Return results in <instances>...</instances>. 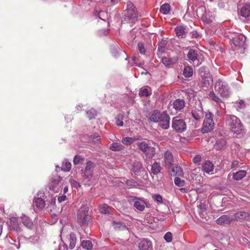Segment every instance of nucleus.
<instances>
[{"instance_id": "nucleus-1", "label": "nucleus", "mask_w": 250, "mask_h": 250, "mask_svg": "<svg viewBox=\"0 0 250 250\" xmlns=\"http://www.w3.org/2000/svg\"><path fill=\"white\" fill-rule=\"evenodd\" d=\"M226 124L234 133L239 134L243 130V125L240 119L234 115L227 117Z\"/></svg>"}, {"instance_id": "nucleus-2", "label": "nucleus", "mask_w": 250, "mask_h": 250, "mask_svg": "<svg viewBox=\"0 0 250 250\" xmlns=\"http://www.w3.org/2000/svg\"><path fill=\"white\" fill-rule=\"evenodd\" d=\"M127 9L124 11V20L130 22H134L138 18V13L136 7L131 2L127 3Z\"/></svg>"}, {"instance_id": "nucleus-3", "label": "nucleus", "mask_w": 250, "mask_h": 250, "mask_svg": "<svg viewBox=\"0 0 250 250\" xmlns=\"http://www.w3.org/2000/svg\"><path fill=\"white\" fill-rule=\"evenodd\" d=\"M214 89L222 97L227 98L230 92L228 83L222 80L218 79L214 83Z\"/></svg>"}, {"instance_id": "nucleus-4", "label": "nucleus", "mask_w": 250, "mask_h": 250, "mask_svg": "<svg viewBox=\"0 0 250 250\" xmlns=\"http://www.w3.org/2000/svg\"><path fill=\"white\" fill-rule=\"evenodd\" d=\"M90 216L88 214V208L86 206L81 207L78 211L77 222L80 226L88 225L90 221Z\"/></svg>"}, {"instance_id": "nucleus-5", "label": "nucleus", "mask_w": 250, "mask_h": 250, "mask_svg": "<svg viewBox=\"0 0 250 250\" xmlns=\"http://www.w3.org/2000/svg\"><path fill=\"white\" fill-rule=\"evenodd\" d=\"M213 114L209 111L206 113L205 119L201 129L203 133L210 132L214 129V122L213 120Z\"/></svg>"}, {"instance_id": "nucleus-6", "label": "nucleus", "mask_w": 250, "mask_h": 250, "mask_svg": "<svg viewBox=\"0 0 250 250\" xmlns=\"http://www.w3.org/2000/svg\"><path fill=\"white\" fill-rule=\"evenodd\" d=\"M187 58L190 63L195 66H198L201 64L202 61L200 60L198 52L194 49H190L187 54Z\"/></svg>"}, {"instance_id": "nucleus-7", "label": "nucleus", "mask_w": 250, "mask_h": 250, "mask_svg": "<svg viewBox=\"0 0 250 250\" xmlns=\"http://www.w3.org/2000/svg\"><path fill=\"white\" fill-rule=\"evenodd\" d=\"M172 127L177 132L181 133L186 130L187 125L183 119L175 117L172 120Z\"/></svg>"}, {"instance_id": "nucleus-8", "label": "nucleus", "mask_w": 250, "mask_h": 250, "mask_svg": "<svg viewBox=\"0 0 250 250\" xmlns=\"http://www.w3.org/2000/svg\"><path fill=\"white\" fill-rule=\"evenodd\" d=\"M173 156L171 152L168 150L166 151L164 154L163 165L165 168H171L174 164Z\"/></svg>"}, {"instance_id": "nucleus-9", "label": "nucleus", "mask_w": 250, "mask_h": 250, "mask_svg": "<svg viewBox=\"0 0 250 250\" xmlns=\"http://www.w3.org/2000/svg\"><path fill=\"white\" fill-rule=\"evenodd\" d=\"M191 114L193 117L197 121H200L203 118V109L200 103L196 104V106L192 109Z\"/></svg>"}, {"instance_id": "nucleus-10", "label": "nucleus", "mask_w": 250, "mask_h": 250, "mask_svg": "<svg viewBox=\"0 0 250 250\" xmlns=\"http://www.w3.org/2000/svg\"><path fill=\"white\" fill-rule=\"evenodd\" d=\"M246 37L243 34L236 35L232 39V42L235 46L242 47L244 49L246 48Z\"/></svg>"}, {"instance_id": "nucleus-11", "label": "nucleus", "mask_w": 250, "mask_h": 250, "mask_svg": "<svg viewBox=\"0 0 250 250\" xmlns=\"http://www.w3.org/2000/svg\"><path fill=\"white\" fill-rule=\"evenodd\" d=\"M132 201L134 202V207L138 210L142 211L145 207H148L146 203L142 199L137 197H132Z\"/></svg>"}, {"instance_id": "nucleus-12", "label": "nucleus", "mask_w": 250, "mask_h": 250, "mask_svg": "<svg viewBox=\"0 0 250 250\" xmlns=\"http://www.w3.org/2000/svg\"><path fill=\"white\" fill-rule=\"evenodd\" d=\"M170 117L166 112H162V117L159 122V126L162 128L167 129L169 127Z\"/></svg>"}, {"instance_id": "nucleus-13", "label": "nucleus", "mask_w": 250, "mask_h": 250, "mask_svg": "<svg viewBox=\"0 0 250 250\" xmlns=\"http://www.w3.org/2000/svg\"><path fill=\"white\" fill-rule=\"evenodd\" d=\"M138 247L140 250H151L152 244L150 240L144 238L140 241Z\"/></svg>"}, {"instance_id": "nucleus-14", "label": "nucleus", "mask_w": 250, "mask_h": 250, "mask_svg": "<svg viewBox=\"0 0 250 250\" xmlns=\"http://www.w3.org/2000/svg\"><path fill=\"white\" fill-rule=\"evenodd\" d=\"M202 74V72H201ZM202 76V82L201 84L202 87H208V86L212 83V78L209 73H205L204 75L201 74Z\"/></svg>"}, {"instance_id": "nucleus-15", "label": "nucleus", "mask_w": 250, "mask_h": 250, "mask_svg": "<svg viewBox=\"0 0 250 250\" xmlns=\"http://www.w3.org/2000/svg\"><path fill=\"white\" fill-rule=\"evenodd\" d=\"M131 170L136 175H140L141 173L144 170V168L142 163L139 161H135L132 164Z\"/></svg>"}, {"instance_id": "nucleus-16", "label": "nucleus", "mask_w": 250, "mask_h": 250, "mask_svg": "<svg viewBox=\"0 0 250 250\" xmlns=\"http://www.w3.org/2000/svg\"><path fill=\"white\" fill-rule=\"evenodd\" d=\"M175 32L177 36L179 38H184L188 32V29L186 26L183 25L177 26L175 29Z\"/></svg>"}, {"instance_id": "nucleus-17", "label": "nucleus", "mask_w": 250, "mask_h": 250, "mask_svg": "<svg viewBox=\"0 0 250 250\" xmlns=\"http://www.w3.org/2000/svg\"><path fill=\"white\" fill-rule=\"evenodd\" d=\"M208 98L215 102L216 103L219 104L220 107L222 109H224L226 107L225 103L222 101V100L218 97L216 94L213 91H210L208 94Z\"/></svg>"}, {"instance_id": "nucleus-18", "label": "nucleus", "mask_w": 250, "mask_h": 250, "mask_svg": "<svg viewBox=\"0 0 250 250\" xmlns=\"http://www.w3.org/2000/svg\"><path fill=\"white\" fill-rule=\"evenodd\" d=\"M94 165L91 161H89L86 163L85 167L83 170V173L87 178L92 177V169L94 168Z\"/></svg>"}, {"instance_id": "nucleus-19", "label": "nucleus", "mask_w": 250, "mask_h": 250, "mask_svg": "<svg viewBox=\"0 0 250 250\" xmlns=\"http://www.w3.org/2000/svg\"><path fill=\"white\" fill-rule=\"evenodd\" d=\"M9 228L10 230L19 232L21 231V229L18 224V220L15 217H12L10 219Z\"/></svg>"}, {"instance_id": "nucleus-20", "label": "nucleus", "mask_w": 250, "mask_h": 250, "mask_svg": "<svg viewBox=\"0 0 250 250\" xmlns=\"http://www.w3.org/2000/svg\"><path fill=\"white\" fill-rule=\"evenodd\" d=\"M214 165L209 161H206L202 165V170L208 174H213Z\"/></svg>"}, {"instance_id": "nucleus-21", "label": "nucleus", "mask_w": 250, "mask_h": 250, "mask_svg": "<svg viewBox=\"0 0 250 250\" xmlns=\"http://www.w3.org/2000/svg\"><path fill=\"white\" fill-rule=\"evenodd\" d=\"M233 220V217L223 215L217 219L216 223L219 225L228 224Z\"/></svg>"}, {"instance_id": "nucleus-22", "label": "nucleus", "mask_w": 250, "mask_h": 250, "mask_svg": "<svg viewBox=\"0 0 250 250\" xmlns=\"http://www.w3.org/2000/svg\"><path fill=\"white\" fill-rule=\"evenodd\" d=\"M178 60L177 56L174 57L172 58H168L167 57H162L161 61L164 65L168 66L169 65L175 63Z\"/></svg>"}, {"instance_id": "nucleus-23", "label": "nucleus", "mask_w": 250, "mask_h": 250, "mask_svg": "<svg viewBox=\"0 0 250 250\" xmlns=\"http://www.w3.org/2000/svg\"><path fill=\"white\" fill-rule=\"evenodd\" d=\"M162 117V112L161 113L157 110H154L149 118V120L154 123H159Z\"/></svg>"}, {"instance_id": "nucleus-24", "label": "nucleus", "mask_w": 250, "mask_h": 250, "mask_svg": "<svg viewBox=\"0 0 250 250\" xmlns=\"http://www.w3.org/2000/svg\"><path fill=\"white\" fill-rule=\"evenodd\" d=\"M185 106V101L183 99H178L174 101L173 103V108L176 111L181 110Z\"/></svg>"}, {"instance_id": "nucleus-25", "label": "nucleus", "mask_w": 250, "mask_h": 250, "mask_svg": "<svg viewBox=\"0 0 250 250\" xmlns=\"http://www.w3.org/2000/svg\"><path fill=\"white\" fill-rule=\"evenodd\" d=\"M21 220L23 224L27 228L31 229L33 227V223L29 217L24 214L21 216Z\"/></svg>"}, {"instance_id": "nucleus-26", "label": "nucleus", "mask_w": 250, "mask_h": 250, "mask_svg": "<svg viewBox=\"0 0 250 250\" xmlns=\"http://www.w3.org/2000/svg\"><path fill=\"white\" fill-rule=\"evenodd\" d=\"M169 169H171V175H178L181 176L183 175V172L182 168L180 167L175 166L174 164Z\"/></svg>"}, {"instance_id": "nucleus-27", "label": "nucleus", "mask_w": 250, "mask_h": 250, "mask_svg": "<svg viewBox=\"0 0 250 250\" xmlns=\"http://www.w3.org/2000/svg\"><path fill=\"white\" fill-rule=\"evenodd\" d=\"M240 15L244 18H248L250 16V5L245 4L240 10Z\"/></svg>"}, {"instance_id": "nucleus-28", "label": "nucleus", "mask_w": 250, "mask_h": 250, "mask_svg": "<svg viewBox=\"0 0 250 250\" xmlns=\"http://www.w3.org/2000/svg\"><path fill=\"white\" fill-rule=\"evenodd\" d=\"M162 167L160 163L158 162H154L151 166V173L154 175H157L161 172Z\"/></svg>"}, {"instance_id": "nucleus-29", "label": "nucleus", "mask_w": 250, "mask_h": 250, "mask_svg": "<svg viewBox=\"0 0 250 250\" xmlns=\"http://www.w3.org/2000/svg\"><path fill=\"white\" fill-rule=\"evenodd\" d=\"M234 217L240 220H247L249 218V214L247 212L241 211L235 213Z\"/></svg>"}, {"instance_id": "nucleus-30", "label": "nucleus", "mask_w": 250, "mask_h": 250, "mask_svg": "<svg viewBox=\"0 0 250 250\" xmlns=\"http://www.w3.org/2000/svg\"><path fill=\"white\" fill-rule=\"evenodd\" d=\"M246 173L247 172L245 170H239L233 174V179L236 181L241 180L246 175Z\"/></svg>"}, {"instance_id": "nucleus-31", "label": "nucleus", "mask_w": 250, "mask_h": 250, "mask_svg": "<svg viewBox=\"0 0 250 250\" xmlns=\"http://www.w3.org/2000/svg\"><path fill=\"white\" fill-rule=\"evenodd\" d=\"M34 203L35 206L39 209H42L45 206L44 201L41 197L35 198Z\"/></svg>"}, {"instance_id": "nucleus-32", "label": "nucleus", "mask_w": 250, "mask_h": 250, "mask_svg": "<svg viewBox=\"0 0 250 250\" xmlns=\"http://www.w3.org/2000/svg\"><path fill=\"white\" fill-rule=\"evenodd\" d=\"M170 10V6L168 3H165L161 5L160 11L164 15H167Z\"/></svg>"}, {"instance_id": "nucleus-33", "label": "nucleus", "mask_w": 250, "mask_h": 250, "mask_svg": "<svg viewBox=\"0 0 250 250\" xmlns=\"http://www.w3.org/2000/svg\"><path fill=\"white\" fill-rule=\"evenodd\" d=\"M183 75L186 77H191L193 75L192 68L189 66H186L183 70Z\"/></svg>"}, {"instance_id": "nucleus-34", "label": "nucleus", "mask_w": 250, "mask_h": 250, "mask_svg": "<svg viewBox=\"0 0 250 250\" xmlns=\"http://www.w3.org/2000/svg\"><path fill=\"white\" fill-rule=\"evenodd\" d=\"M226 141L224 139L221 138L216 141L215 147L218 150L221 149L226 145Z\"/></svg>"}, {"instance_id": "nucleus-35", "label": "nucleus", "mask_w": 250, "mask_h": 250, "mask_svg": "<svg viewBox=\"0 0 250 250\" xmlns=\"http://www.w3.org/2000/svg\"><path fill=\"white\" fill-rule=\"evenodd\" d=\"M71 167V164L67 161V160H64L62 164L61 167V169L63 171H69Z\"/></svg>"}, {"instance_id": "nucleus-36", "label": "nucleus", "mask_w": 250, "mask_h": 250, "mask_svg": "<svg viewBox=\"0 0 250 250\" xmlns=\"http://www.w3.org/2000/svg\"><path fill=\"white\" fill-rule=\"evenodd\" d=\"M145 153L147 157L152 158L155 154V148L152 146H149Z\"/></svg>"}, {"instance_id": "nucleus-37", "label": "nucleus", "mask_w": 250, "mask_h": 250, "mask_svg": "<svg viewBox=\"0 0 250 250\" xmlns=\"http://www.w3.org/2000/svg\"><path fill=\"white\" fill-rule=\"evenodd\" d=\"M137 146L141 151H143L144 153L146 151V149L149 146L148 144L145 142H138L137 143Z\"/></svg>"}, {"instance_id": "nucleus-38", "label": "nucleus", "mask_w": 250, "mask_h": 250, "mask_svg": "<svg viewBox=\"0 0 250 250\" xmlns=\"http://www.w3.org/2000/svg\"><path fill=\"white\" fill-rule=\"evenodd\" d=\"M82 246L84 249L87 250H91L93 247L92 242L89 240L83 241L82 242Z\"/></svg>"}, {"instance_id": "nucleus-39", "label": "nucleus", "mask_w": 250, "mask_h": 250, "mask_svg": "<svg viewBox=\"0 0 250 250\" xmlns=\"http://www.w3.org/2000/svg\"><path fill=\"white\" fill-rule=\"evenodd\" d=\"M76 237L75 236V235L73 233H71L70 235V242H69V247L71 249H73L76 244Z\"/></svg>"}, {"instance_id": "nucleus-40", "label": "nucleus", "mask_w": 250, "mask_h": 250, "mask_svg": "<svg viewBox=\"0 0 250 250\" xmlns=\"http://www.w3.org/2000/svg\"><path fill=\"white\" fill-rule=\"evenodd\" d=\"M123 146L117 143H112L110 146V149L114 151L122 150L123 149Z\"/></svg>"}, {"instance_id": "nucleus-41", "label": "nucleus", "mask_w": 250, "mask_h": 250, "mask_svg": "<svg viewBox=\"0 0 250 250\" xmlns=\"http://www.w3.org/2000/svg\"><path fill=\"white\" fill-rule=\"evenodd\" d=\"M87 117L90 119H93L97 115V111L93 108H91L86 112Z\"/></svg>"}, {"instance_id": "nucleus-42", "label": "nucleus", "mask_w": 250, "mask_h": 250, "mask_svg": "<svg viewBox=\"0 0 250 250\" xmlns=\"http://www.w3.org/2000/svg\"><path fill=\"white\" fill-rule=\"evenodd\" d=\"M59 177H57L56 178H52L51 179V182L53 183V185L52 186H50L49 187V189L50 190H52L53 191L55 190V186L57 185H58L59 183Z\"/></svg>"}, {"instance_id": "nucleus-43", "label": "nucleus", "mask_w": 250, "mask_h": 250, "mask_svg": "<svg viewBox=\"0 0 250 250\" xmlns=\"http://www.w3.org/2000/svg\"><path fill=\"white\" fill-rule=\"evenodd\" d=\"M135 140V139L130 137H125L122 139V143L126 145H130L132 144Z\"/></svg>"}, {"instance_id": "nucleus-44", "label": "nucleus", "mask_w": 250, "mask_h": 250, "mask_svg": "<svg viewBox=\"0 0 250 250\" xmlns=\"http://www.w3.org/2000/svg\"><path fill=\"white\" fill-rule=\"evenodd\" d=\"M84 160V158L80 155H76L73 159V163L75 165H79L82 163Z\"/></svg>"}, {"instance_id": "nucleus-45", "label": "nucleus", "mask_w": 250, "mask_h": 250, "mask_svg": "<svg viewBox=\"0 0 250 250\" xmlns=\"http://www.w3.org/2000/svg\"><path fill=\"white\" fill-rule=\"evenodd\" d=\"M109 207L106 204H104L100 206V210L101 213L104 214H109L110 212L108 210Z\"/></svg>"}, {"instance_id": "nucleus-46", "label": "nucleus", "mask_w": 250, "mask_h": 250, "mask_svg": "<svg viewBox=\"0 0 250 250\" xmlns=\"http://www.w3.org/2000/svg\"><path fill=\"white\" fill-rule=\"evenodd\" d=\"M174 183L178 187H183L184 186L185 182L184 180H182L179 177H175L174 179Z\"/></svg>"}, {"instance_id": "nucleus-47", "label": "nucleus", "mask_w": 250, "mask_h": 250, "mask_svg": "<svg viewBox=\"0 0 250 250\" xmlns=\"http://www.w3.org/2000/svg\"><path fill=\"white\" fill-rule=\"evenodd\" d=\"M114 226L115 229L120 230H125L127 229V227L125 225H124L123 224L119 222L115 223L114 224Z\"/></svg>"}, {"instance_id": "nucleus-48", "label": "nucleus", "mask_w": 250, "mask_h": 250, "mask_svg": "<svg viewBox=\"0 0 250 250\" xmlns=\"http://www.w3.org/2000/svg\"><path fill=\"white\" fill-rule=\"evenodd\" d=\"M123 116L118 115L116 118V123L118 126H122L124 125L123 122Z\"/></svg>"}, {"instance_id": "nucleus-49", "label": "nucleus", "mask_w": 250, "mask_h": 250, "mask_svg": "<svg viewBox=\"0 0 250 250\" xmlns=\"http://www.w3.org/2000/svg\"><path fill=\"white\" fill-rule=\"evenodd\" d=\"M164 239L167 242L169 243L171 242L172 240V234L171 232L168 231L167 232L164 236Z\"/></svg>"}, {"instance_id": "nucleus-50", "label": "nucleus", "mask_w": 250, "mask_h": 250, "mask_svg": "<svg viewBox=\"0 0 250 250\" xmlns=\"http://www.w3.org/2000/svg\"><path fill=\"white\" fill-rule=\"evenodd\" d=\"M150 94V93L149 92L148 90L146 88L142 89L139 93V95L141 96H145L148 97Z\"/></svg>"}, {"instance_id": "nucleus-51", "label": "nucleus", "mask_w": 250, "mask_h": 250, "mask_svg": "<svg viewBox=\"0 0 250 250\" xmlns=\"http://www.w3.org/2000/svg\"><path fill=\"white\" fill-rule=\"evenodd\" d=\"M138 48L139 52L142 54H145L146 52V49L144 44L142 42H139L138 44Z\"/></svg>"}, {"instance_id": "nucleus-52", "label": "nucleus", "mask_w": 250, "mask_h": 250, "mask_svg": "<svg viewBox=\"0 0 250 250\" xmlns=\"http://www.w3.org/2000/svg\"><path fill=\"white\" fill-rule=\"evenodd\" d=\"M105 15V13L103 11H96L95 12V16L97 17H98L100 19L104 20V19H103V17H104V15Z\"/></svg>"}, {"instance_id": "nucleus-53", "label": "nucleus", "mask_w": 250, "mask_h": 250, "mask_svg": "<svg viewBox=\"0 0 250 250\" xmlns=\"http://www.w3.org/2000/svg\"><path fill=\"white\" fill-rule=\"evenodd\" d=\"M152 198L155 201H156L158 202H160V203L163 202L162 197L160 195H158V194L154 195H153Z\"/></svg>"}, {"instance_id": "nucleus-54", "label": "nucleus", "mask_w": 250, "mask_h": 250, "mask_svg": "<svg viewBox=\"0 0 250 250\" xmlns=\"http://www.w3.org/2000/svg\"><path fill=\"white\" fill-rule=\"evenodd\" d=\"M201 160V156L200 155H196L193 158V162L194 164L199 165Z\"/></svg>"}, {"instance_id": "nucleus-55", "label": "nucleus", "mask_w": 250, "mask_h": 250, "mask_svg": "<svg viewBox=\"0 0 250 250\" xmlns=\"http://www.w3.org/2000/svg\"><path fill=\"white\" fill-rule=\"evenodd\" d=\"M198 208L200 210L204 211L206 210V206L204 203L200 202L199 205H198Z\"/></svg>"}, {"instance_id": "nucleus-56", "label": "nucleus", "mask_w": 250, "mask_h": 250, "mask_svg": "<svg viewBox=\"0 0 250 250\" xmlns=\"http://www.w3.org/2000/svg\"><path fill=\"white\" fill-rule=\"evenodd\" d=\"M100 137L98 135H96V134H94L93 136V140L92 141L95 143H98L99 140H100Z\"/></svg>"}, {"instance_id": "nucleus-57", "label": "nucleus", "mask_w": 250, "mask_h": 250, "mask_svg": "<svg viewBox=\"0 0 250 250\" xmlns=\"http://www.w3.org/2000/svg\"><path fill=\"white\" fill-rule=\"evenodd\" d=\"M238 162L237 161H234L232 162L231 165V168L236 167L238 166Z\"/></svg>"}, {"instance_id": "nucleus-58", "label": "nucleus", "mask_w": 250, "mask_h": 250, "mask_svg": "<svg viewBox=\"0 0 250 250\" xmlns=\"http://www.w3.org/2000/svg\"><path fill=\"white\" fill-rule=\"evenodd\" d=\"M66 197L65 195H62L58 197V201L59 202H62L65 200Z\"/></svg>"}, {"instance_id": "nucleus-59", "label": "nucleus", "mask_w": 250, "mask_h": 250, "mask_svg": "<svg viewBox=\"0 0 250 250\" xmlns=\"http://www.w3.org/2000/svg\"><path fill=\"white\" fill-rule=\"evenodd\" d=\"M192 35L195 37L196 38H198L199 37L200 35L198 33V32L196 31H193L192 32Z\"/></svg>"}, {"instance_id": "nucleus-60", "label": "nucleus", "mask_w": 250, "mask_h": 250, "mask_svg": "<svg viewBox=\"0 0 250 250\" xmlns=\"http://www.w3.org/2000/svg\"><path fill=\"white\" fill-rule=\"evenodd\" d=\"M72 184L73 186L75 187L76 188H78V187H80V185L79 184V183H78V182H75L74 181H73V182H72Z\"/></svg>"}, {"instance_id": "nucleus-61", "label": "nucleus", "mask_w": 250, "mask_h": 250, "mask_svg": "<svg viewBox=\"0 0 250 250\" xmlns=\"http://www.w3.org/2000/svg\"><path fill=\"white\" fill-rule=\"evenodd\" d=\"M68 191V188L67 187H64L63 189L64 193H66Z\"/></svg>"}, {"instance_id": "nucleus-62", "label": "nucleus", "mask_w": 250, "mask_h": 250, "mask_svg": "<svg viewBox=\"0 0 250 250\" xmlns=\"http://www.w3.org/2000/svg\"><path fill=\"white\" fill-rule=\"evenodd\" d=\"M77 110L78 111H80L81 110V106H80V105H78L76 107Z\"/></svg>"}, {"instance_id": "nucleus-63", "label": "nucleus", "mask_w": 250, "mask_h": 250, "mask_svg": "<svg viewBox=\"0 0 250 250\" xmlns=\"http://www.w3.org/2000/svg\"><path fill=\"white\" fill-rule=\"evenodd\" d=\"M243 103H244V102H243V101H242V100H241V101L239 102V104H240V105H241V104H243Z\"/></svg>"}, {"instance_id": "nucleus-64", "label": "nucleus", "mask_w": 250, "mask_h": 250, "mask_svg": "<svg viewBox=\"0 0 250 250\" xmlns=\"http://www.w3.org/2000/svg\"><path fill=\"white\" fill-rule=\"evenodd\" d=\"M147 73V72H141V74H146Z\"/></svg>"}]
</instances>
